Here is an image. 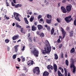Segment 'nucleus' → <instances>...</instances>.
<instances>
[{
    "instance_id": "obj_1",
    "label": "nucleus",
    "mask_w": 76,
    "mask_h": 76,
    "mask_svg": "<svg viewBox=\"0 0 76 76\" xmlns=\"http://www.w3.org/2000/svg\"><path fill=\"white\" fill-rule=\"evenodd\" d=\"M46 42L47 43V44H46L47 48H45L44 49V50H42V53L43 54L50 53L51 51V47L50 46L49 42L47 40H46Z\"/></svg>"
},
{
    "instance_id": "obj_2",
    "label": "nucleus",
    "mask_w": 76,
    "mask_h": 76,
    "mask_svg": "<svg viewBox=\"0 0 76 76\" xmlns=\"http://www.w3.org/2000/svg\"><path fill=\"white\" fill-rule=\"evenodd\" d=\"M31 53L32 54H33L34 56L38 57L39 54V52L38 50L36 48H34L33 49L31 50Z\"/></svg>"
},
{
    "instance_id": "obj_3",
    "label": "nucleus",
    "mask_w": 76,
    "mask_h": 76,
    "mask_svg": "<svg viewBox=\"0 0 76 76\" xmlns=\"http://www.w3.org/2000/svg\"><path fill=\"white\" fill-rule=\"evenodd\" d=\"M33 71L34 74L36 73V75H40V71L38 67H35L34 69L33 70Z\"/></svg>"
},
{
    "instance_id": "obj_4",
    "label": "nucleus",
    "mask_w": 76,
    "mask_h": 76,
    "mask_svg": "<svg viewBox=\"0 0 76 76\" xmlns=\"http://www.w3.org/2000/svg\"><path fill=\"white\" fill-rule=\"evenodd\" d=\"M13 14L15 19H16L17 20H18V21H20L19 17L20 16V15L19 14L15 12L13 13Z\"/></svg>"
},
{
    "instance_id": "obj_5",
    "label": "nucleus",
    "mask_w": 76,
    "mask_h": 76,
    "mask_svg": "<svg viewBox=\"0 0 76 76\" xmlns=\"http://www.w3.org/2000/svg\"><path fill=\"white\" fill-rule=\"evenodd\" d=\"M15 26H16V27L19 28L20 29V31L21 33L23 34H25V33L23 31V28H21V26L19 25V24H18V23H15Z\"/></svg>"
},
{
    "instance_id": "obj_6",
    "label": "nucleus",
    "mask_w": 76,
    "mask_h": 76,
    "mask_svg": "<svg viewBox=\"0 0 76 76\" xmlns=\"http://www.w3.org/2000/svg\"><path fill=\"white\" fill-rule=\"evenodd\" d=\"M71 69H72L73 67V69H72V72L74 74L76 73V66H75V64L73 63H71L70 65Z\"/></svg>"
},
{
    "instance_id": "obj_7",
    "label": "nucleus",
    "mask_w": 76,
    "mask_h": 76,
    "mask_svg": "<svg viewBox=\"0 0 76 76\" xmlns=\"http://www.w3.org/2000/svg\"><path fill=\"white\" fill-rule=\"evenodd\" d=\"M72 18V16L71 15H69L68 17H66L64 18V20L67 22V23H69V22H70V19Z\"/></svg>"
},
{
    "instance_id": "obj_8",
    "label": "nucleus",
    "mask_w": 76,
    "mask_h": 76,
    "mask_svg": "<svg viewBox=\"0 0 76 76\" xmlns=\"http://www.w3.org/2000/svg\"><path fill=\"white\" fill-rule=\"evenodd\" d=\"M27 64L28 66H31L34 64V61L32 60H29L27 63Z\"/></svg>"
},
{
    "instance_id": "obj_9",
    "label": "nucleus",
    "mask_w": 76,
    "mask_h": 76,
    "mask_svg": "<svg viewBox=\"0 0 76 76\" xmlns=\"http://www.w3.org/2000/svg\"><path fill=\"white\" fill-rule=\"evenodd\" d=\"M71 9L72 7L70 6H66V10L67 12H70V11H71Z\"/></svg>"
},
{
    "instance_id": "obj_10",
    "label": "nucleus",
    "mask_w": 76,
    "mask_h": 76,
    "mask_svg": "<svg viewBox=\"0 0 76 76\" xmlns=\"http://www.w3.org/2000/svg\"><path fill=\"white\" fill-rule=\"evenodd\" d=\"M61 10H62V12L64 13H66L67 12L66 11V8L62 6L61 7Z\"/></svg>"
},
{
    "instance_id": "obj_11",
    "label": "nucleus",
    "mask_w": 76,
    "mask_h": 76,
    "mask_svg": "<svg viewBox=\"0 0 76 76\" xmlns=\"http://www.w3.org/2000/svg\"><path fill=\"white\" fill-rule=\"evenodd\" d=\"M61 31L63 35V38H64V37H65V34H66V32L63 28V27H61Z\"/></svg>"
},
{
    "instance_id": "obj_12",
    "label": "nucleus",
    "mask_w": 76,
    "mask_h": 76,
    "mask_svg": "<svg viewBox=\"0 0 76 76\" xmlns=\"http://www.w3.org/2000/svg\"><path fill=\"white\" fill-rule=\"evenodd\" d=\"M12 40L15 41V40H16V39H17L19 38V35H15L12 37Z\"/></svg>"
},
{
    "instance_id": "obj_13",
    "label": "nucleus",
    "mask_w": 76,
    "mask_h": 76,
    "mask_svg": "<svg viewBox=\"0 0 76 76\" xmlns=\"http://www.w3.org/2000/svg\"><path fill=\"white\" fill-rule=\"evenodd\" d=\"M53 67H54V72L55 73H56L57 71V66L56 64H55L54 65Z\"/></svg>"
},
{
    "instance_id": "obj_14",
    "label": "nucleus",
    "mask_w": 76,
    "mask_h": 76,
    "mask_svg": "<svg viewBox=\"0 0 76 76\" xmlns=\"http://www.w3.org/2000/svg\"><path fill=\"white\" fill-rule=\"evenodd\" d=\"M70 53L71 54H75V49L74 48H72L70 51Z\"/></svg>"
},
{
    "instance_id": "obj_15",
    "label": "nucleus",
    "mask_w": 76,
    "mask_h": 76,
    "mask_svg": "<svg viewBox=\"0 0 76 76\" xmlns=\"http://www.w3.org/2000/svg\"><path fill=\"white\" fill-rule=\"evenodd\" d=\"M48 75H49V73L45 71L43 74V76H48Z\"/></svg>"
},
{
    "instance_id": "obj_16",
    "label": "nucleus",
    "mask_w": 76,
    "mask_h": 76,
    "mask_svg": "<svg viewBox=\"0 0 76 76\" xmlns=\"http://www.w3.org/2000/svg\"><path fill=\"white\" fill-rule=\"evenodd\" d=\"M37 27L38 28V30H41V29H43V27L42 26V25H37Z\"/></svg>"
},
{
    "instance_id": "obj_17",
    "label": "nucleus",
    "mask_w": 76,
    "mask_h": 76,
    "mask_svg": "<svg viewBox=\"0 0 76 76\" xmlns=\"http://www.w3.org/2000/svg\"><path fill=\"white\" fill-rule=\"evenodd\" d=\"M31 30L33 31L37 30V26H35V25H33L31 27Z\"/></svg>"
},
{
    "instance_id": "obj_18",
    "label": "nucleus",
    "mask_w": 76,
    "mask_h": 76,
    "mask_svg": "<svg viewBox=\"0 0 76 76\" xmlns=\"http://www.w3.org/2000/svg\"><path fill=\"white\" fill-rule=\"evenodd\" d=\"M19 46V45H17L14 46V48L15 49V52H17L18 51V48Z\"/></svg>"
},
{
    "instance_id": "obj_19",
    "label": "nucleus",
    "mask_w": 76,
    "mask_h": 76,
    "mask_svg": "<svg viewBox=\"0 0 76 76\" xmlns=\"http://www.w3.org/2000/svg\"><path fill=\"white\" fill-rule=\"evenodd\" d=\"M69 33L70 37H73V31H69Z\"/></svg>"
},
{
    "instance_id": "obj_20",
    "label": "nucleus",
    "mask_w": 76,
    "mask_h": 76,
    "mask_svg": "<svg viewBox=\"0 0 76 76\" xmlns=\"http://www.w3.org/2000/svg\"><path fill=\"white\" fill-rule=\"evenodd\" d=\"M22 6V4H17V5H15V8H18V7H20Z\"/></svg>"
},
{
    "instance_id": "obj_21",
    "label": "nucleus",
    "mask_w": 76,
    "mask_h": 76,
    "mask_svg": "<svg viewBox=\"0 0 76 76\" xmlns=\"http://www.w3.org/2000/svg\"><path fill=\"white\" fill-rule=\"evenodd\" d=\"M57 72L58 76H63V75L61 74V72H60V71L58 70V71Z\"/></svg>"
},
{
    "instance_id": "obj_22",
    "label": "nucleus",
    "mask_w": 76,
    "mask_h": 76,
    "mask_svg": "<svg viewBox=\"0 0 76 76\" xmlns=\"http://www.w3.org/2000/svg\"><path fill=\"white\" fill-rule=\"evenodd\" d=\"M47 17L48 19L50 18V19H51V20H52V16H51V15L48 14L47 15Z\"/></svg>"
},
{
    "instance_id": "obj_23",
    "label": "nucleus",
    "mask_w": 76,
    "mask_h": 76,
    "mask_svg": "<svg viewBox=\"0 0 76 76\" xmlns=\"http://www.w3.org/2000/svg\"><path fill=\"white\" fill-rule=\"evenodd\" d=\"M24 20L25 21V22L26 23V24H28L29 23V22H28V20L26 18H24Z\"/></svg>"
},
{
    "instance_id": "obj_24",
    "label": "nucleus",
    "mask_w": 76,
    "mask_h": 76,
    "mask_svg": "<svg viewBox=\"0 0 76 76\" xmlns=\"http://www.w3.org/2000/svg\"><path fill=\"white\" fill-rule=\"evenodd\" d=\"M51 19H50V20H46V22L47 23H48L49 24L51 22Z\"/></svg>"
},
{
    "instance_id": "obj_25",
    "label": "nucleus",
    "mask_w": 76,
    "mask_h": 76,
    "mask_svg": "<svg viewBox=\"0 0 76 76\" xmlns=\"http://www.w3.org/2000/svg\"><path fill=\"white\" fill-rule=\"evenodd\" d=\"M54 56H55V59H56V60H57V59L58 58V55H57V54L56 53L54 55Z\"/></svg>"
},
{
    "instance_id": "obj_26",
    "label": "nucleus",
    "mask_w": 76,
    "mask_h": 76,
    "mask_svg": "<svg viewBox=\"0 0 76 76\" xmlns=\"http://www.w3.org/2000/svg\"><path fill=\"white\" fill-rule=\"evenodd\" d=\"M34 20V16H31L30 18V21L32 22Z\"/></svg>"
},
{
    "instance_id": "obj_27",
    "label": "nucleus",
    "mask_w": 76,
    "mask_h": 76,
    "mask_svg": "<svg viewBox=\"0 0 76 76\" xmlns=\"http://www.w3.org/2000/svg\"><path fill=\"white\" fill-rule=\"evenodd\" d=\"M54 32V29L52 28L51 30L50 33L51 35H53Z\"/></svg>"
},
{
    "instance_id": "obj_28",
    "label": "nucleus",
    "mask_w": 76,
    "mask_h": 76,
    "mask_svg": "<svg viewBox=\"0 0 76 76\" xmlns=\"http://www.w3.org/2000/svg\"><path fill=\"white\" fill-rule=\"evenodd\" d=\"M65 64L67 66H69V61H68V60H66L65 61Z\"/></svg>"
},
{
    "instance_id": "obj_29",
    "label": "nucleus",
    "mask_w": 76,
    "mask_h": 76,
    "mask_svg": "<svg viewBox=\"0 0 76 76\" xmlns=\"http://www.w3.org/2000/svg\"><path fill=\"white\" fill-rule=\"evenodd\" d=\"M21 58H22V61H25V58H23V56H22L21 57Z\"/></svg>"
},
{
    "instance_id": "obj_30",
    "label": "nucleus",
    "mask_w": 76,
    "mask_h": 76,
    "mask_svg": "<svg viewBox=\"0 0 76 76\" xmlns=\"http://www.w3.org/2000/svg\"><path fill=\"white\" fill-rule=\"evenodd\" d=\"M23 70H25L26 72H27L28 71V69H27V68H26V67H24Z\"/></svg>"
},
{
    "instance_id": "obj_31",
    "label": "nucleus",
    "mask_w": 76,
    "mask_h": 76,
    "mask_svg": "<svg viewBox=\"0 0 76 76\" xmlns=\"http://www.w3.org/2000/svg\"><path fill=\"white\" fill-rule=\"evenodd\" d=\"M28 41H29L30 42H31L32 41V38L31 37L28 38Z\"/></svg>"
},
{
    "instance_id": "obj_32",
    "label": "nucleus",
    "mask_w": 76,
    "mask_h": 76,
    "mask_svg": "<svg viewBox=\"0 0 76 76\" xmlns=\"http://www.w3.org/2000/svg\"><path fill=\"white\" fill-rule=\"evenodd\" d=\"M40 36L41 38H42V37H44V34L43 33H42Z\"/></svg>"
},
{
    "instance_id": "obj_33",
    "label": "nucleus",
    "mask_w": 76,
    "mask_h": 76,
    "mask_svg": "<svg viewBox=\"0 0 76 76\" xmlns=\"http://www.w3.org/2000/svg\"><path fill=\"white\" fill-rule=\"evenodd\" d=\"M5 42L6 43H9V40L7 39H6L5 40Z\"/></svg>"
},
{
    "instance_id": "obj_34",
    "label": "nucleus",
    "mask_w": 76,
    "mask_h": 76,
    "mask_svg": "<svg viewBox=\"0 0 76 76\" xmlns=\"http://www.w3.org/2000/svg\"><path fill=\"white\" fill-rule=\"evenodd\" d=\"M62 46H63V44H59V49L61 48V47H62Z\"/></svg>"
},
{
    "instance_id": "obj_35",
    "label": "nucleus",
    "mask_w": 76,
    "mask_h": 76,
    "mask_svg": "<svg viewBox=\"0 0 76 76\" xmlns=\"http://www.w3.org/2000/svg\"><path fill=\"white\" fill-rule=\"evenodd\" d=\"M56 20L58 23L61 22V20H60V19H58V18H57Z\"/></svg>"
},
{
    "instance_id": "obj_36",
    "label": "nucleus",
    "mask_w": 76,
    "mask_h": 76,
    "mask_svg": "<svg viewBox=\"0 0 76 76\" xmlns=\"http://www.w3.org/2000/svg\"><path fill=\"white\" fill-rule=\"evenodd\" d=\"M51 65H48L47 66V69H51Z\"/></svg>"
},
{
    "instance_id": "obj_37",
    "label": "nucleus",
    "mask_w": 76,
    "mask_h": 76,
    "mask_svg": "<svg viewBox=\"0 0 76 76\" xmlns=\"http://www.w3.org/2000/svg\"><path fill=\"white\" fill-rule=\"evenodd\" d=\"M12 58L13 59H15V58H16V55H13V56H12Z\"/></svg>"
},
{
    "instance_id": "obj_38",
    "label": "nucleus",
    "mask_w": 76,
    "mask_h": 76,
    "mask_svg": "<svg viewBox=\"0 0 76 76\" xmlns=\"http://www.w3.org/2000/svg\"><path fill=\"white\" fill-rule=\"evenodd\" d=\"M71 62L72 63H73V64H74V63H75V61H74V60L73 59H71Z\"/></svg>"
},
{
    "instance_id": "obj_39",
    "label": "nucleus",
    "mask_w": 76,
    "mask_h": 76,
    "mask_svg": "<svg viewBox=\"0 0 76 76\" xmlns=\"http://www.w3.org/2000/svg\"><path fill=\"white\" fill-rule=\"evenodd\" d=\"M74 25L75 26H76V20H75L74 21Z\"/></svg>"
},
{
    "instance_id": "obj_40",
    "label": "nucleus",
    "mask_w": 76,
    "mask_h": 76,
    "mask_svg": "<svg viewBox=\"0 0 76 76\" xmlns=\"http://www.w3.org/2000/svg\"><path fill=\"white\" fill-rule=\"evenodd\" d=\"M34 25H35V26H37V24H38V22L37 21L35 22L34 23Z\"/></svg>"
},
{
    "instance_id": "obj_41",
    "label": "nucleus",
    "mask_w": 76,
    "mask_h": 76,
    "mask_svg": "<svg viewBox=\"0 0 76 76\" xmlns=\"http://www.w3.org/2000/svg\"><path fill=\"white\" fill-rule=\"evenodd\" d=\"M66 1H67V0H63L62 1V3H66Z\"/></svg>"
},
{
    "instance_id": "obj_42",
    "label": "nucleus",
    "mask_w": 76,
    "mask_h": 76,
    "mask_svg": "<svg viewBox=\"0 0 76 76\" xmlns=\"http://www.w3.org/2000/svg\"><path fill=\"white\" fill-rule=\"evenodd\" d=\"M4 18H5L7 20H8V19H9V17H7V16H6V15H5L4 16Z\"/></svg>"
},
{
    "instance_id": "obj_43",
    "label": "nucleus",
    "mask_w": 76,
    "mask_h": 76,
    "mask_svg": "<svg viewBox=\"0 0 76 76\" xmlns=\"http://www.w3.org/2000/svg\"><path fill=\"white\" fill-rule=\"evenodd\" d=\"M42 18V16L41 15H39L38 17V19H40Z\"/></svg>"
},
{
    "instance_id": "obj_44",
    "label": "nucleus",
    "mask_w": 76,
    "mask_h": 76,
    "mask_svg": "<svg viewBox=\"0 0 76 76\" xmlns=\"http://www.w3.org/2000/svg\"><path fill=\"white\" fill-rule=\"evenodd\" d=\"M47 29L48 30V31H50V27H48L47 28Z\"/></svg>"
},
{
    "instance_id": "obj_45",
    "label": "nucleus",
    "mask_w": 76,
    "mask_h": 76,
    "mask_svg": "<svg viewBox=\"0 0 76 76\" xmlns=\"http://www.w3.org/2000/svg\"><path fill=\"white\" fill-rule=\"evenodd\" d=\"M61 58H64L63 54V53H62L61 54Z\"/></svg>"
},
{
    "instance_id": "obj_46",
    "label": "nucleus",
    "mask_w": 76,
    "mask_h": 76,
    "mask_svg": "<svg viewBox=\"0 0 76 76\" xmlns=\"http://www.w3.org/2000/svg\"><path fill=\"white\" fill-rule=\"evenodd\" d=\"M17 60H18V62H20V60H21L19 58H17Z\"/></svg>"
},
{
    "instance_id": "obj_47",
    "label": "nucleus",
    "mask_w": 76,
    "mask_h": 76,
    "mask_svg": "<svg viewBox=\"0 0 76 76\" xmlns=\"http://www.w3.org/2000/svg\"><path fill=\"white\" fill-rule=\"evenodd\" d=\"M26 28H28V29H29L30 28H31V26H27Z\"/></svg>"
},
{
    "instance_id": "obj_48",
    "label": "nucleus",
    "mask_w": 76,
    "mask_h": 76,
    "mask_svg": "<svg viewBox=\"0 0 76 76\" xmlns=\"http://www.w3.org/2000/svg\"><path fill=\"white\" fill-rule=\"evenodd\" d=\"M31 34H30V33H28V34H27V36H28V38H29V37H30V35Z\"/></svg>"
},
{
    "instance_id": "obj_49",
    "label": "nucleus",
    "mask_w": 76,
    "mask_h": 76,
    "mask_svg": "<svg viewBox=\"0 0 76 76\" xmlns=\"http://www.w3.org/2000/svg\"><path fill=\"white\" fill-rule=\"evenodd\" d=\"M6 4H7V6H9V3L7 1H6Z\"/></svg>"
},
{
    "instance_id": "obj_50",
    "label": "nucleus",
    "mask_w": 76,
    "mask_h": 76,
    "mask_svg": "<svg viewBox=\"0 0 76 76\" xmlns=\"http://www.w3.org/2000/svg\"><path fill=\"white\" fill-rule=\"evenodd\" d=\"M25 46H23V48L22 49V51H24L25 50Z\"/></svg>"
},
{
    "instance_id": "obj_51",
    "label": "nucleus",
    "mask_w": 76,
    "mask_h": 76,
    "mask_svg": "<svg viewBox=\"0 0 76 76\" xmlns=\"http://www.w3.org/2000/svg\"><path fill=\"white\" fill-rule=\"evenodd\" d=\"M57 42L58 43H59L60 42V39H58L57 40Z\"/></svg>"
},
{
    "instance_id": "obj_52",
    "label": "nucleus",
    "mask_w": 76,
    "mask_h": 76,
    "mask_svg": "<svg viewBox=\"0 0 76 76\" xmlns=\"http://www.w3.org/2000/svg\"><path fill=\"white\" fill-rule=\"evenodd\" d=\"M33 40H34V42H35V41H36V39L35 38V37H34Z\"/></svg>"
},
{
    "instance_id": "obj_53",
    "label": "nucleus",
    "mask_w": 76,
    "mask_h": 76,
    "mask_svg": "<svg viewBox=\"0 0 76 76\" xmlns=\"http://www.w3.org/2000/svg\"><path fill=\"white\" fill-rule=\"evenodd\" d=\"M64 71L65 72V73L67 72V70H66V68H64Z\"/></svg>"
},
{
    "instance_id": "obj_54",
    "label": "nucleus",
    "mask_w": 76,
    "mask_h": 76,
    "mask_svg": "<svg viewBox=\"0 0 76 76\" xmlns=\"http://www.w3.org/2000/svg\"><path fill=\"white\" fill-rule=\"evenodd\" d=\"M37 35H40V34H39V31L37 32Z\"/></svg>"
},
{
    "instance_id": "obj_55",
    "label": "nucleus",
    "mask_w": 76,
    "mask_h": 76,
    "mask_svg": "<svg viewBox=\"0 0 76 76\" xmlns=\"http://www.w3.org/2000/svg\"><path fill=\"white\" fill-rule=\"evenodd\" d=\"M12 6H15V4L13 3H12Z\"/></svg>"
},
{
    "instance_id": "obj_56",
    "label": "nucleus",
    "mask_w": 76,
    "mask_h": 76,
    "mask_svg": "<svg viewBox=\"0 0 76 76\" xmlns=\"http://www.w3.org/2000/svg\"><path fill=\"white\" fill-rule=\"evenodd\" d=\"M58 25V23H56L54 25H55V26H57V25Z\"/></svg>"
},
{
    "instance_id": "obj_57",
    "label": "nucleus",
    "mask_w": 76,
    "mask_h": 76,
    "mask_svg": "<svg viewBox=\"0 0 76 76\" xmlns=\"http://www.w3.org/2000/svg\"><path fill=\"white\" fill-rule=\"evenodd\" d=\"M12 26H14L15 25V23H13L12 24Z\"/></svg>"
},
{
    "instance_id": "obj_58",
    "label": "nucleus",
    "mask_w": 76,
    "mask_h": 76,
    "mask_svg": "<svg viewBox=\"0 0 76 76\" xmlns=\"http://www.w3.org/2000/svg\"><path fill=\"white\" fill-rule=\"evenodd\" d=\"M65 58H67V54H65Z\"/></svg>"
},
{
    "instance_id": "obj_59",
    "label": "nucleus",
    "mask_w": 76,
    "mask_h": 76,
    "mask_svg": "<svg viewBox=\"0 0 76 76\" xmlns=\"http://www.w3.org/2000/svg\"><path fill=\"white\" fill-rule=\"evenodd\" d=\"M40 21H41V22H42L44 21H43V19L42 18H41L40 19Z\"/></svg>"
},
{
    "instance_id": "obj_60",
    "label": "nucleus",
    "mask_w": 76,
    "mask_h": 76,
    "mask_svg": "<svg viewBox=\"0 0 76 76\" xmlns=\"http://www.w3.org/2000/svg\"><path fill=\"white\" fill-rule=\"evenodd\" d=\"M50 69L51 70H53V67L52 66H51Z\"/></svg>"
},
{
    "instance_id": "obj_61",
    "label": "nucleus",
    "mask_w": 76,
    "mask_h": 76,
    "mask_svg": "<svg viewBox=\"0 0 76 76\" xmlns=\"http://www.w3.org/2000/svg\"><path fill=\"white\" fill-rule=\"evenodd\" d=\"M45 5H46V6H48V2H47L45 4Z\"/></svg>"
},
{
    "instance_id": "obj_62",
    "label": "nucleus",
    "mask_w": 76,
    "mask_h": 76,
    "mask_svg": "<svg viewBox=\"0 0 76 76\" xmlns=\"http://www.w3.org/2000/svg\"><path fill=\"white\" fill-rule=\"evenodd\" d=\"M65 76H67V73L66 72H65Z\"/></svg>"
},
{
    "instance_id": "obj_63",
    "label": "nucleus",
    "mask_w": 76,
    "mask_h": 76,
    "mask_svg": "<svg viewBox=\"0 0 76 76\" xmlns=\"http://www.w3.org/2000/svg\"><path fill=\"white\" fill-rule=\"evenodd\" d=\"M45 28H47L48 27V25H45Z\"/></svg>"
},
{
    "instance_id": "obj_64",
    "label": "nucleus",
    "mask_w": 76,
    "mask_h": 76,
    "mask_svg": "<svg viewBox=\"0 0 76 76\" xmlns=\"http://www.w3.org/2000/svg\"><path fill=\"white\" fill-rule=\"evenodd\" d=\"M22 76H26V75H25V74H22Z\"/></svg>"
}]
</instances>
